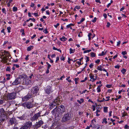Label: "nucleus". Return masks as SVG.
<instances>
[{
    "label": "nucleus",
    "instance_id": "bb28decb",
    "mask_svg": "<svg viewBox=\"0 0 129 129\" xmlns=\"http://www.w3.org/2000/svg\"><path fill=\"white\" fill-rule=\"evenodd\" d=\"M85 20L84 18H82L81 20H80V22H78L77 23L78 24H80L83 21Z\"/></svg>",
    "mask_w": 129,
    "mask_h": 129
},
{
    "label": "nucleus",
    "instance_id": "aec40b11",
    "mask_svg": "<svg viewBox=\"0 0 129 129\" xmlns=\"http://www.w3.org/2000/svg\"><path fill=\"white\" fill-rule=\"evenodd\" d=\"M33 46H30L28 47L27 48V50L28 51H29L32 49L33 48Z\"/></svg>",
    "mask_w": 129,
    "mask_h": 129
},
{
    "label": "nucleus",
    "instance_id": "de8ad7c7",
    "mask_svg": "<svg viewBox=\"0 0 129 129\" xmlns=\"http://www.w3.org/2000/svg\"><path fill=\"white\" fill-rule=\"evenodd\" d=\"M120 43V41H118V42H117V46H119V45Z\"/></svg>",
    "mask_w": 129,
    "mask_h": 129
},
{
    "label": "nucleus",
    "instance_id": "13d9d810",
    "mask_svg": "<svg viewBox=\"0 0 129 129\" xmlns=\"http://www.w3.org/2000/svg\"><path fill=\"white\" fill-rule=\"evenodd\" d=\"M3 103V101L2 100H0V105L2 104Z\"/></svg>",
    "mask_w": 129,
    "mask_h": 129
},
{
    "label": "nucleus",
    "instance_id": "9b49d317",
    "mask_svg": "<svg viewBox=\"0 0 129 129\" xmlns=\"http://www.w3.org/2000/svg\"><path fill=\"white\" fill-rule=\"evenodd\" d=\"M45 91L46 93L48 94H49L52 92V89L50 86H48Z\"/></svg>",
    "mask_w": 129,
    "mask_h": 129
},
{
    "label": "nucleus",
    "instance_id": "7ed1b4c3",
    "mask_svg": "<svg viewBox=\"0 0 129 129\" xmlns=\"http://www.w3.org/2000/svg\"><path fill=\"white\" fill-rule=\"evenodd\" d=\"M59 101V102L60 103V101L59 100V98L57 97L56 99L54 100V101H53L50 105V108L51 109H52L54 107L56 106L57 104L59 105V104L58 101Z\"/></svg>",
    "mask_w": 129,
    "mask_h": 129
},
{
    "label": "nucleus",
    "instance_id": "69168bd1",
    "mask_svg": "<svg viewBox=\"0 0 129 129\" xmlns=\"http://www.w3.org/2000/svg\"><path fill=\"white\" fill-rule=\"evenodd\" d=\"M89 77L90 78H91V80L93 78H94V75L93 76H91L90 75Z\"/></svg>",
    "mask_w": 129,
    "mask_h": 129
},
{
    "label": "nucleus",
    "instance_id": "1a4fd4ad",
    "mask_svg": "<svg viewBox=\"0 0 129 129\" xmlns=\"http://www.w3.org/2000/svg\"><path fill=\"white\" fill-rule=\"evenodd\" d=\"M32 96L29 93L27 95L22 98V99L23 101H25L29 100L31 98Z\"/></svg>",
    "mask_w": 129,
    "mask_h": 129
},
{
    "label": "nucleus",
    "instance_id": "4d7b16f0",
    "mask_svg": "<svg viewBox=\"0 0 129 129\" xmlns=\"http://www.w3.org/2000/svg\"><path fill=\"white\" fill-rule=\"evenodd\" d=\"M110 98V97L109 96H108L106 97V98L108 99L107 100H105V101H109L110 99L109 98Z\"/></svg>",
    "mask_w": 129,
    "mask_h": 129
},
{
    "label": "nucleus",
    "instance_id": "b1692460",
    "mask_svg": "<svg viewBox=\"0 0 129 129\" xmlns=\"http://www.w3.org/2000/svg\"><path fill=\"white\" fill-rule=\"evenodd\" d=\"M103 67H102L101 66H99L97 67V69L99 70L102 71V69Z\"/></svg>",
    "mask_w": 129,
    "mask_h": 129
},
{
    "label": "nucleus",
    "instance_id": "423d86ee",
    "mask_svg": "<svg viewBox=\"0 0 129 129\" xmlns=\"http://www.w3.org/2000/svg\"><path fill=\"white\" fill-rule=\"evenodd\" d=\"M38 87H35L31 89V94L32 95V96H34V95H35L36 94L38 91Z\"/></svg>",
    "mask_w": 129,
    "mask_h": 129
},
{
    "label": "nucleus",
    "instance_id": "e433bc0d",
    "mask_svg": "<svg viewBox=\"0 0 129 129\" xmlns=\"http://www.w3.org/2000/svg\"><path fill=\"white\" fill-rule=\"evenodd\" d=\"M7 29L8 30V32L9 33L10 32V30L11 28L10 27H7Z\"/></svg>",
    "mask_w": 129,
    "mask_h": 129
},
{
    "label": "nucleus",
    "instance_id": "bf43d9fd",
    "mask_svg": "<svg viewBox=\"0 0 129 129\" xmlns=\"http://www.w3.org/2000/svg\"><path fill=\"white\" fill-rule=\"evenodd\" d=\"M86 62H87L88 61H89V58L88 57H86Z\"/></svg>",
    "mask_w": 129,
    "mask_h": 129
},
{
    "label": "nucleus",
    "instance_id": "c756f323",
    "mask_svg": "<svg viewBox=\"0 0 129 129\" xmlns=\"http://www.w3.org/2000/svg\"><path fill=\"white\" fill-rule=\"evenodd\" d=\"M103 108L104 109V111L105 112H107V109L108 107H103Z\"/></svg>",
    "mask_w": 129,
    "mask_h": 129
},
{
    "label": "nucleus",
    "instance_id": "ddd939ff",
    "mask_svg": "<svg viewBox=\"0 0 129 129\" xmlns=\"http://www.w3.org/2000/svg\"><path fill=\"white\" fill-rule=\"evenodd\" d=\"M16 122V120L15 118H10L9 120V124L12 125Z\"/></svg>",
    "mask_w": 129,
    "mask_h": 129
},
{
    "label": "nucleus",
    "instance_id": "5fc2aeb1",
    "mask_svg": "<svg viewBox=\"0 0 129 129\" xmlns=\"http://www.w3.org/2000/svg\"><path fill=\"white\" fill-rule=\"evenodd\" d=\"M32 14H33L34 15H35V16H38V13H33Z\"/></svg>",
    "mask_w": 129,
    "mask_h": 129
},
{
    "label": "nucleus",
    "instance_id": "f8f14e48",
    "mask_svg": "<svg viewBox=\"0 0 129 129\" xmlns=\"http://www.w3.org/2000/svg\"><path fill=\"white\" fill-rule=\"evenodd\" d=\"M24 125L27 128H29L32 125V123L30 121H27L25 122Z\"/></svg>",
    "mask_w": 129,
    "mask_h": 129
},
{
    "label": "nucleus",
    "instance_id": "a19ab883",
    "mask_svg": "<svg viewBox=\"0 0 129 129\" xmlns=\"http://www.w3.org/2000/svg\"><path fill=\"white\" fill-rule=\"evenodd\" d=\"M10 68L9 67H7L6 69V70L7 71H10Z\"/></svg>",
    "mask_w": 129,
    "mask_h": 129
},
{
    "label": "nucleus",
    "instance_id": "8fccbe9b",
    "mask_svg": "<svg viewBox=\"0 0 129 129\" xmlns=\"http://www.w3.org/2000/svg\"><path fill=\"white\" fill-rule=\"evenodd\" d=\"M93 66V64L92 63H91L89 65V67L91 68H92Z\"/></svg>",
    "mask_w": 129,
    "mask_h": 129
},
{
    "label": "nucleus",
    "instance_id": "864d4df0",
    "mask_svg": "<svg viewBox=\"0 0 129 129\" xmlns=\"http://www.w3.org/2000/svg\"><path fill=\"white\" fill-rule=\"evenodd\" d=\"M59 59V57L58 56H57L56 57V62H57L58 60Z\"/></svg>",
    "mask_w": 129,
    "mask_h": 129
},
{
    "label": "nucleus",
    "instance_id": "c85d7f7f",
    "mask_svg": "<svg viewBox=\"0 0 129 129\" xmlns=\"http://www.w3.org/2000/svg\"><path fill=\"white\" fill-rule=\"evenodd\" d=\"M6 76L7 77L6 79L7 80H9L10 78V77L11 76V75L10 74H6Z\"/></svg>",
    "mask_w": 129,
    "mask_h": 129
},
{
    "label": "nucleus",
    "instance_id": "cd10ccee",
    "mask_svg": "<svg viewBox=\"0 0 129 129\" xmlns=\"http://www.w3.org/2000/svg\"><path fill=\"white\" fill-rule=\"evenodd\" d=\"M90 54L91 57H95L96 54L95 53L92 52Z\"/></svg>",
    "mask_w": 129,
    "mask_h": 129
},
{
    "label": "nucleus",
    "instance_id": "3c124183",
    "mask_svg": "<svg viewBox=\"0 0 129 129\" xmlns=\"http://www.w3.org/2000/svg\"><path fill=\"white\" fill-rule=\"evenodd\" d=\"M100 62V60L98 59L95 61V62L96 63H99Z\"/></svg>",
    "mask_w": 129,
    "mask_h": 129
},
{
    "label": "nucleus",
    "instance_id": "09e8293b",
    "mask_svg": "<svg viewBox=\"0 0 129 129\" xmlns=\"http://www.w3.org/2000/svg\"><path fill=\"white\" fill-rule=\"evenodd\" d=\"M110 25V24L109 22H107V25H106L107 27H109Z\"/></svg>",
    "mask_w": 129,
    "mask_h": 129
},
{
    "label": "nucleus",
    "instance_id": "7c9ffc66",
    "mask_svg": "<svg viewBox=\"0 0 129 129\" xmlns=\"http://www.w3.org/2000/svg\"><path fill=\"white\" fill-rule=\"evenodd\" d=\"M126 72V70L124 69H123L121 71L122 73L123 74H124Z\"/></svg>",
    "mask_w": 129,
    "mask_h": 129
},
{
    "label": "nucleus",
    "instance_id": "ea45409f",
    "mask_svg": "<svg viewBox=\"0 0 129 129\" xmlns=\"http://www.w3.org/2000/svg\"><path fill=\"white\" fill-rule=\"evenodd\" d=\"M127 53L126 51H122V54L123 55H124L125 54H126Z\"/></svg>",
    "mask_w": 129,
    "mask_h": 129
},
{
    "label": "nucleus",
    "instance_id": "4be33fe9",
    "mask_svg": "<svg viewBox=\"0 0 129 129\" xmlns=\"http://www.w3.org/2000/svg\"><path fill=\"white\" fill-rule=\"evenodd\" d=\"M101 85H99L97 87V91L99 92L101 91Z\"/></svg>",
    "mask_w": 129,
    "mask_h": 129
},
{
    "label": "nucleus",
    "instance_id": "c03bdc74",
    "mask_svg": "<svg viewBox=\"0 0 129 129\" xmlns=\"http://www.w3.org/2000/svg\"><path fill=\"white\" fill-rule=\"evenodd\" d=\"M13 66H14L15 67H16L17 68H18L19 67V66L17 64H14L13 65Z\"/></svg>",
    "mask_w": 129,
    "mask_h": 129
},
{
    "label": "nucleus",
    "instance_id": "4c0bfd02",
    "mask_svg": "<svg viewBox=\"0 0 129 129\" xmlns=\"http://www.w3.org/2000/svg\"><path fill=\"white\" fill-rule=\"evenodd\" d=\"M2 11L3 12V13H5V14H6V11L5 8H3L2 9Z\"/></svg>",
    "mask_w": 129,
    "mask_h": 129
},
{
    "label": "nucleus",
    "instance_id": "dca6fc26",
    "mask_svg": "<svg viewBox=\"0 0 129 129\" xmlns=\"http://www.w3.org/2000/svg\"><path fill=\"white\" fill-rule=\"evenodd\" d=\"M27 77V75L24 74H22L20 75L18 78L21 80V79L23 80L25 78Z\"/></svg>",
    "mask_w": 129,
    "mask_h": 129
},
{
    "label": "nucleus",
    "instance_id": "e2e57ef3",
    "mask_svg": "<svg viewBox=\"0 0 129 129\" xmlns=\"http://www.w3.org/2000/svg\"><path fill=\"white\" fill-rule=\"evenodd\" d=\"M114 67L115 68H117V69H118L119 68L120 66L118 65H117L115 66Z\"/></svg>",
    "mask_w": 129,
    "mask_h": 129
},
{
    "label": "nucleus",
    "instance_id": "774afa93",
    "mask_svg": "<svg viewBox=\"0 0 129 129\" xmlns=\"http://www.w3.org/2000/svg\"><path fill=\"white\" fill-rule=\"evenodd\" d=\"M29 56V55H28L26 56V57H25V59L26 60H27L28 59Z\"/></svg>",
    "mask_w": 129,
    "mask_h": 129
},
{
    "label": "nucleus",
    "instance_id": "a18cd8bd",
    "mask_svg": "<svg viewBox=\"0 0 129 129\" xmlns=\"http://www.w3.org/2000/svg\"><path fill=\"white\" fill-rule=\"evenodd\" d=\"M22 31V35H24V29H22L20 31Z\"/></svg>",
    "mask_w": 129,
    "mask_h": 129
},
{
    "label": "nucleus",
    "instance_id": "9d476101",
    "mask_svg": "<svg viewBox=\"0 0 129 129\" xmlns=\"http://www.w3.org/2000/svg\"><path fill=\"white\" fill-rule=\"evenodd\" d=\"M20 81L21 79L18 77L13 82L12 84L13 85H17L20 83Z\"/></svg>",
    "mask_w": 129,
    "mask_h": 129
},
{
    "label": "nucleus",
    "instance_id": "052dcab7",
    "mask_svg": "<svg viewBox=\"0 0 129 129\" xmlns=\"http://www.w3.org/2000/svg\"><path fill=\"white\" fill-rule=\"evenodd\" d=\"M96 79H95L94 77L91 80L90 79V81H92V82L94 81H95Z\"/></svg>",
    "mask_w": 129,
    "mask_h": 129
},
{
    "label": "nucleus",
    "instance_id": "0eeeda50",
    "mask_svg": "<svg viewBox=\"0 0 129 129\" xmlns=\"http://www.w3.org/2000/svg\"><path fill=\"white\" fill-rule=\"evenodd\" d=\"M16 95V93L13 92L9 94L7 96V98L8 100H11L14 99Z\"/></svg>",
    "mask_w": 129,
    "mask_h": 129
},
{
    "label": "nucleus",
    "instance_id": "72a5a7b5",
    "mask_svg": "<svg viewBox=\"0 0 129 129\" xmlns=\"http://www.w3.org/2000/svg\"><path fill=\"white\" fill-rule=\"evenodd\" d=\"M91 51V49H89L88 50H86L84 51V53H88Z\"/></svg>",
    "mask_w": 129,
    "mask_h": 129
},
{
    "label": "nucleus",
    "instance_id": "f03ea898",
    "mask_svg": "<svg viewBox=\"0 0 129 129\" xmlns=\"http://www.w3.org/2000/svg\"><path fill=\"white\" fill-rule=\"evenodd\" d=\"M72 117V115L71 114L67 113L64 114L62 118V121L64 122L69 120Z\"/></svg>",
    "mask_w": 129,
    "mask_h": 129
},
{
    "label": "nucleus",
    "instance_id": "58836bf2",
    "mask_svg": "<svg viewBox=\"0 0 129 129\" xmlns=\"http://www.w3.org/2000/svg\"><path fill=\"white\" fill-rule=\"evenodd\" d=\"M79 79V78H75V84H77L78 83V82H77V81H78Z\"/></svg>",
    "mask_w": 129,
    "mask_h": 129
},
{
    "label": "nucleus",
    "instance_id": "f3484780",
    "mask_svg": "<svg viewBox=\"0 0 129 129\" xmlns=\"http://www.w3.org/2000/svg\"><path fill=\"white\" fill-rule=\"evenodd\" d=\"M5 111L4 109L3 108H2L1 109H0V116H2V115H5Z\"/></svg>",
    "mask_w": 129,
    "mask_h": 129
},
{
    "label": "nucleus",
    "instance_id": "680f3d73",
    "mask_svg": "<svg viewBox=\"0 0 129 129\" xmlns=\"http://www.w3.org/2000/svg\"><path fill=\"white\" fill-rule=\"evenodd\" d=\"M59 25V23H57V24L56 25H54V26L55 28H56Z\"/></svg>",
    "mask_w": 129,
    "mask_h": 129
},
{
    "label": "nucleus",
    "instance_id": "a211bd4d",
    "mask_svg": "<svg viewBox=\"0 0 129 129\" xmlns=\"http://www.w3.org/2000/svg\"><path fill=\"white\" fill-rule=\"evenodd\" d=\"M17 118L21 120H24L26 118V117L25 115H23L22 116L17 117Z\"/></svg>",
    "mask_w": 129,
    "mask_h": 129
},
{
    "label": "nucleus",
    "instance_id": "6ab92c4d",
    "mask_svg": "<svg viewBox=\"0 0 129 129\" xmlns=\"http://www.w3.org/2000/svg\"><path fill=\"white\" fill-rule=\"evenodd\" d=\"M60 40L62 41H65L67 40V38H66L64 36H63L61 38H60Z\"/></svg>",
    "mask_w": 129,
    "mask_h": 129
},
{
    "label": "nucleus",
    "instance_id": "6e6552de",
    "mask_svg": "<svg viewBox=\"0 0 129 129\" xmlns=\"http://www.w3.org/2000/svg\"><path fill=\"white\" fill-rule=\"evenodd\" d=\"M40 116V113L39 112L38 113L35 114L32 117H31L30 118V120L33 121L37 120L38 117Z\"/></svg>",
    "mask_w": 129,
    "mask_h": 129
},
{
    "label": "nucleus",
    "instance_id": "37998d69",
    "mask_svg": "<svg viewBox=\"0 0 129 129\" xmlns=\"http://www.w3.org/2000/svg\"><path fill=\"white\" fill-rule=\"evenodd\" d=\"M96 17H94L93 19L92 20V22L94 23L95 22L96 20Z\"/></svg>",
    "mask_w": 129,
    "mask_h": 129
},
{
    "label": "nucleus",
    "instance_id": "49530a36",
    "mask_svg": "<svg viewBox=\"0 0 129 129\" xmlns=\"http://www.w3.org/2000/svg\"><path fill=\"white\" fill-rule=\"evenodd\" d=\"M43 32L45 34H47L48 33V31L47 29H46L44 30L43 31Z\"/></svg>",
    "mask_w": 129,
    "mask_h": 129
},
{
    "label": "nucleus",
    "instance_id": "338daca9",
    "mask_svg": "<svg viewBox=\"0 0 129 129\" xmlns=\"http://www.w3.org/2000/svg\"><path fill=\"white\" fill-rule=\"evenodd\" d=\"M92 106L93 107V111H94L95 110V107L94 105H92Z\"/></svg>",
    "mask_w": 129,
    "mask_h": 129
},
{
    "label": "nucleus",
    "instance_id": "79ce46f5",
    "mask_svg": "<svg viewBox=\"0 0 129 129\" xmlns=\"http://www.w3.org/2000/svg\"><path fill=\"white\" fill-rule=\"evenodd\" d=\"M91 35V33H90L88 35V37L89 38L88 39L89 40H90V39H91V38H90V37Z\"/></svg>",
    "mask_w": 129,
    "mask_h": 129
},
{
    "label": "nucleus",
    "instance_id": "f257e3e1",
    "mask_svg": "<svg viewBox=\"0 0 129 129\" xmlns=\"http://www.w3.org/2000/svg\"><path fill=\"white\" fill-rule=\"evenodd\" d=\"M65 111V108L64 106L60 105L57 109L56 107L52 111V113L53 115H57L59 116L61 115Z\"/></svg>",
    "mask_w": 129,
    "mask_h": 129
},
{
    "label": "nucleus",
    "instance_id": "6e6d98bb",
    "mask_svg": "<svg viewBox=\"0 0 129 129\" xmlns=\"http://www.w3.org/2000/svg\"><path fill=\"white\" fill-rule=\"evenodd\" d=\"M5 30V29L3 28L2 29V30L1 31V32L2 33H3L5 35V33L4 32V31Z\"/></svg>",
    "mask_w": 129,
    "mask_h": 129
},
{
    "label": "nucleus",
    "instance_id": "603ef678",
    "mask_svg": "<svg viewBox=\"0 0 129 129\" xmlns=\"http://www.w3.org/2000/svg\"><path fill=\"white\" fill-rule=\"evenodd\" d=\"M77 63L79 65H81L82 64L81 62V61L79 60V61H77Z\"/></svg>",
    "mask_w": 129,
    "mask_h": 129
},
{
    "label": "nucleus",
    "instance_id": "a878e982",
    "mask_svg": "<svg viewBox=\"0 0 129 129\" xmlns=\"http://www.w3.org/2000/svg\"><path fill=\"white\" fill-rule=\"evenodd\" d=\"M84 101V100L83 99H81L80 100H78L77 102H78L79 104H81Z\"/></svg>",
    "mask_w": 129,
    "mask_h": 129
},
{
    "label": "nucleus",
    "instance_id": "2f4dec72",
    "mask_svg": "<svg viewBox=\"0 0 129 129\" xmlns=\"http://www.w3.org/2000/svg\"><path fill=\"white\" fill-rule=\"evenodd\" d=\"M127 114L125 112H124L122 114V117H124L125 116L127 115Z\"/></svg>",
    "mask_w": 129,
    "mask_h": 129
},
{
    "label": "nucleus",
    "instance_id": "412c9836",
    "mask_svg": "<svg viewBox=\"0 0 129 129\" xmlns=\"http://www.w3.org/2000/svg\"><path fill=\"white\" fill-rule=\"evenodd\" d=\"M75 51V49H73L71 48L70 49V53L71 54L72 53H73Z\"/></svg>",
    "mask_w": 129,
    "mask_h": 129
},
{
    "label": "nucleus",
    "instance_id": "f704fd0d",
    "mask_svg": "<svg viewBox=\"0 0 129 129\" xmlns=\"http://www.w3.org/2000/svg\"><path fill=\"white\" fill-rule=\"evenodd\" d=\"M17 10V7H14L13 8V11L15 12Z\"/></svg>",
    "mask_w": 129,
    "mask_h": 129
},
{
    "label": "nucleus",
    "instance_id": "4468645a",
    "mask_svg": "<svg viewBox=\"0 0 129 129\" xmlns=\"http://www.w3.org/2000/svg\"><path fill=\"white\" fill-rule=\"evenodd\" d=\"M43 123V122L40 120L37 123V124L36 125V128H38Z\"/></svg>",
    "mask_w": 129,
    "mask_h": 129
},
{
    "label": "nucleus",
    "instance_id": "2eb2a0df",
    "mask_svg": "<svg viewBox=\"0 0 129 129\" xmlns=\"http://www.w3.org/2000/svg\"><path fill=\"white\" fill-rule=\"evenodd\" d=\"M5 78L2 76H0V82L4 83L5 82Z\"/></svg>",
    "mask_w": 129,
    "mask_h": 129
},
{
    "label": "nucleus",
    "instance_id": "c9c22d12",
    "mask_svg": "<svg viewBox=\"0 0 129 129\" xmlns=\"http://www.w3.org/2000/svg\"><path fill=\"white\" fill-rule=\"evenodd\" d=\"M20 129H27V128L24 125V126L21 127Z\"/></svg>",
    "mask_w": 129,
    "mask_h": 129
},
{
    "label": "nucleus",
    "instance_id": "20e7f679",
    "mask_svg": "<svg viewBox=\"0 0 129 129\" xmlns=\"http://www.w3.org/2000/svg\"><path fill=\"white\" fill-rule=\"evenodd\" d=\"M22 106L24 107L29 109L32 108L34 107V105L31 102H27L23 103L22 104Z\"/></svg>",
    "mask_w": 129,
    "mask_h": 129
},
{
    "label": "nucleus",
    "instance_id": "0e129e2a",
    "mask_svg": "<svg viewBox=\"0 0 129 129\" xmlns=\"http://www.w3.org/2000/svg\"><path fill=\"white\" fill-rule=\"evenodd\" d=\"M34 5L35 4L34 3H31L30 6L31 7H33L34 6Z\"/></svg>",
    "mask_w": 129,
    "mask_h": 129
},
{
    "label": "nucleus",
    "instance_id": "5701e85b",
    "mask_svg": "<svg viewBox=\"0 0 129 129\" xmlns=\"http://www.w3.org/2000/svg\"><path fill=\"white\" fill-rule=\"evenodd\" d=\"M31 83V81L30 80H27L26 81V84L27 85H28L29 84H30Z\"/></svg>",
    "mask_w": 129,
    "mask_h": 129
},
{
    "label": "nucleus",
    "instance_id": "39448f33",
    "mask_svg": "<svg viewBox=\"0 0 129 129\" xmlns=\"http://www.w3.org/2000/svg\"><path fill=\"white\" fill-rule=\"evenodd\" d=\"M2 54V55L3 56V59L4 62L5 63L7 62L8 58H9V54L7 52L4 51V54Z\"/></svg>",
    "mask_w": 129,
    "mask_h": 129
},
{
    "label": "nucleus",
    "instance_id": "473e14b6",
    "mask_svg": "<svg viewBox=\"0 0 129 129\" xmlns=\"http://www.w3.org/2000/svg\"><path fill=\"white\" fill-rule=\"evenodd\" d=\"M106 120L107 119L106 118L104 119L103 120V121L102 122V123H104V122L106 124H107V122Z\"/></svg>",
    "mask_w": 129,
    "mask_h": 129
},
{
    "label": "nucleus",
    "instance_id": "393cba45",
    "mask_svg": "<svg viewBox=\"0 0 129 129\" xmlns=\"http://www.w3.org/2000/svg\"><path fill=\"white\" fill-rule=\"evenodd\" d=\"M106 51L105 53H104V51H102V53L101 54H99L98 55L99 56H103L106 53Z\"/></svg>",
    "mask_w": 129,
    "mask_h": 129
}]
</instances>
